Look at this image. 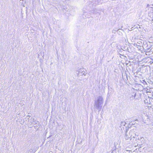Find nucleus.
<instances>
[{
	"instance_id": "f257e3e1",
	"label": "nucleus",
	"mask_w": 153,
	"mask_h": 153,
	"mask_svg": "<svg viewBox=\"0 0 153 153\" xmlns=\"http://www.w3.org/2000/svg\"><path fill=\"white\" fill-rule=\"evenodd\" d=\"M134 136H133L132 137H131L130 140L132 142V143L134 145L137 144V146L138 145H140L143 144L144 143V139L143 137H139L137 138L138 135H137L136 132L134 133Z\"/></svg>"
},
{
	"instance_id": "f03ea898",
	"label": "nucleus",
	"mask_w": 153,
	"mask_h": 153,
	"mask_svg": "<svg viewBox=\"0 0 153 153\" xmlns=\"http://www.w3.org/2000/svg\"><path fill=\"white\" fill-rule=\"evenodd\" d=\"M104 100L102 96L98 97L94 101V106L96 108L100 111L102 107Z\"/></svg>"
},
{
	"instance_id": "7ed1b4c3",
	"label": "nucleus",
	"mask_w": 153,
	"mask_h": 153,
	"mask_svg": "<svg viewBox=\"0 0 153 153\" xmlns=\"http://www.w3.org/2000/svg\"><path fill=\"white\" fill-rule=\"evenodd\" d=\"M136 133V132H134L133 131H131L128 134L127 132L126 133L125 136V139L127 140L129 138L130 139L131 137H132L133 136H134V133Z\"/></svg>"
},
{
	"instance_id": "20e7f679",
	"label": "nucleus",
	"mask_w": 153,
	"mask_h": 153,
	"mask_svg": "<svg viewBox=\"0 0 153 153\" xmlns=\"http://www.w3.org/2000/svg\"><path fill=\"white\" fill-rule=\"evenodd\" d=\"M85 69L83 68H82L79 69L78 74L79 75H85L86 74V73L85 71Z\"/></svg>"
},
{
	"instance_id": "39448f33",
	"label": "nucleus",
	"mask_w": 153,
	"mask_h": 153,
	"mask_svg": "<svg viewBox=\"0 0 153 153\" xmlns=\"http://www.w3.org/2000/svg\"><path fill=\"white\" fill-rule=\"evenodd\" d=\"M126 124V123H125V122L124 121H122L121 122V126H125V125Z\"/></svg>"
},
{
	"instance_id": "423d86ee",
	"label": "nucleus",
	"mask_w": 153,
	"mask_h": 153,
	"mask_svg": "<svg viewBox=\"0 0 153 153\" xmlns=\"http://www.w3.org/2000/svg\"><path fill=\"white\" fill-rule=\"evenodd\" d=\"M136 93H133V94L132 95V97H134V98H135V97L136 96Z\"/></svg>"
},
{
	"instance_id": "0eeeda50",
	"label": "nucleus",
	"mask_w": 153,
	"mask_h": 153,
	"mask_svg": "<svg viewBox=\"0 0 153 153\" xmlns=\"http://www.w3.org/2000/svg\"><path fill=\"white\" fill-rule=\"evenodd\" d=\"M150 63L151 64V63H153V62H152V61H150Z\"/></svg>"
},
{
	"instance_id": "6e6552de",
	"label": "nucleus",
	"mask_w": 153,
	"mask_h": 153,
	"mask_svg": "<svg viewBox=\"0 0 153 153\" xmlns=\"http://www.w3.org/2000/svg\"><path fill=\"white\" fill-rule=\"evenodd\" d=\"M149 6V4H148L147 6Z\"/></svg>"
},
{
	"instance_id": "1a4fd4ad",
	"label": "nucleus",
	"mask_w": 153,
	"mask_h": 153,
	"mask_svg": "<svg viewBox=\"0 0 153 153\" xmlns=\"http://www.w3.org/2000/svg\"><path fill=\"white\" fill-rule=\"evenodd\" d=\"M135 146V147L137 146Z\"/></svg>"
}]
</instances>
